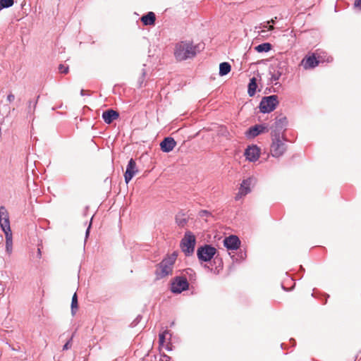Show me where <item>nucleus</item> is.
<instances>
[{"mask_svg": "<svg viewBox=\"0 0 361 361\" xmlns=\"http://www.w3.org/2000/svg\"><path fill=\"white\" fill-rule=\"evenodd\" d=\"M159 361H171V357L166 355H163Z\"/></svg>", "mask_w": 361, "mask_h": 361, "instance_id": "30", "label": "nucleus"}, {"mask_svg": "<svg viewBox=\"0 0 361 361\" xmlns=\"http://www.w3.org/2000/svg\"><path fill=\"white\" fill-rule=\"evenodd\" d=\"M119 116V114L113 109H109L105 111L102 114V118L104 122L110 124L113 121L117 119Z\"/></svg>", "mask_w": 361, "mask_h": 361, "instance_id": "17", "label": "nucleus"}, {"mask_svg": "<svg viewBox=\"0 0 361 361\" xmlns=\"http://www.w3.org/2000/svg\"><path fill=\"white\" fill-rule=\"evenodd\" d=\"M272 48V45L269 42L260 44L255 47L257 52H267Z\"/></svg>", "mask_w": 361, "mask_h": 361, "instance_id": "19", "label": "nucleus"}, {"mask_svg": "<svg viewBox=\"0 0 361 361\" xmlns=\"http://www.w3.org/2000/svg\"><path fill=\"white\" fill-rule=\"evenodd\" d=\"M38 254H39V256L41 255V251H40V249H38Z\"/></svg>", "mask_w": 361, "mask_h": 361, "instance_id": "33", "label": "nucleus"}, {"mask_svg": "<svg viewBox=\"0 0 361 361\" xmlns=\"http://www.w3.org/2000/svg\"><path fill=\"white\" fill-rule=\"evenodd\" d=\"M72 346V342H71V339H70L68 341L66 342V343L63 345V350H68L71 348Z\"/></svg>", "mask_w": 361, "mask_h": 361, "instance_id": "27", "label": "nucleus"}, {"mask_svg": "<svg viewBox=\"0 0 361 361\" xmlns=\"http://www.w3.org/2000/svg\"><path fill=\"white\" fill-rule=\"evenodd\" d=\"M196 55L195 47L190 42H180L176 44L174 56L178 61H184Z\"/></svg>", "mask_w": 361, "mask_h": 361, "instance_id": "3", "label": "nucleus"}, {"mask_svg": "<svg viewBox=\"0 0 361 361\" xmlns=\"http://www.w3.org/2000/svg\"><path fill=\"white\" fill-rule=\"evenodd\" d=\"M286 118L283 117L277 119L274 126L271 127V143L269 152L271 155L276 158L282 157L287 150L286 139L283 133L284 125L286 124Z\"/></svg>", "mask_w": 361, "mask_h": 361, "instance_id": "1", "label": "nucleus"}, {"mask_svg": "<svg viewBox=\"0 0 361 361\" xmlns=\"http://www.w3.org/2000/svg\"><path fill=\"white\" fill-rule=\"evenodd\" d=\"M216 250L211 245H204L197 249V257L200 260L208 262L216 254Z\"/></svg>", "mask_w": 361, "mask_h": 361, "instance_id": "8", "label": "nucleus"}, {"mask_svg": "<svg viewBox=\"0 0 361 361\" xmlns=\"http://www.w3.org/2000/svg\"><path fill=\"white\" fill-rule=\"evenodd\" d=\"M281 74H282V73H281V71H274V72L271 74V80H273V81H276V80H278L280 78V77H281Z\"/></svg>", "mask_w": 361, "mask_h": 361, "instance_id": "25", "label": "nucleus"}, {"mask_svg": "<svg viewBox=\"0 0 361 361\" xmlns=\"http://www.w3.org/2000/svg\"><path fill=\"white\" fill-rule=\"evenodd\" d=\"M319 61L317 59L314 54L310 56H306L300 62V66L305 70L312 69L317 66Z\"/></svg>", "mask_w": 361, "mask_h": 361, "instance_id": "9", "label": "nucleus"}, {"mask_svg": "<svg viewBox=\"0 0 361 361\" xmlns=\"http://www.w3.org/2000/svg\"><path fill=\"white\" fill-rule=\"evenodd\" d=\"M177 255L173 253L171 255L164 259L158 265L156 269V276L157 279H162L173 272V264L176 260Z\"/></svg>", "mask_w": 361, "mask_h": 361, "instance_id": "4", "label": "nucleus"}, {"mask_svg": "<svg viewBox=\"0 0 361 361\" xmlns=\"http://www.w3.org/2000/svg\"><path fill=\"white\" fill-rule=\"evenodd\" d=\"M71 308H72V310L73 311V310L75 308L77 309L78 308V298H77V294L75 293L73 295V298H72V301H71Z\"/></svg>", "mask_w": 361, "mask_h": 361, "instance_id": "24", "label": "nucleus"}, {"mask_svg": "<svg viewBox=\"0 0 361 361\" xmlns=\"http://www.w3.org/2000/svg\"><path fill=\"white\" fill-rule=\"evenodd\" d=\"M176 145V142L173 137H166L160 143L161 149L164 152H169L173 149Z\"/></svg>", "mask_w": 361, "mask_h": 361, "instance_id": "16", "label": "nucleus"}, {"mask_svg": "<svg viewBox=\"0 0 361 361\" xmlns=\"http://www.w3.org/2000/svg\"><path fill=\"white\" fill-rule=\"evenodd\" d=\"M169 331L164 330L162 333L159 334V343L160 348H164L166 350H171V344L169 342H166L170 340Z\"/></svg>", "mask_w": 361, "mask_h": 361, "instance_id": "14", "label": "nucleus"}, {"mask_svg": "<svg viewBox=\"0 0 361 361\" xmlns=\"http://www.w3.org/2000/svg\"><path fill=\"white\" fill-rule=\"evenodd\" d=\"M176 223L180 227H184L187 224V219L184 215L178 216L176 217Z\"/></svg>", "mask_w": 361, "mask_h": 361, "instance_id": "23", "label": "nucleus"}, {"mask_svg": "<svg viewBox=\"0 0 361 361\" xmlns=\"http://www.w3.org/2000/svg\"><path fill=\"white\" fill-rule=\"evenodd\" d=\"M264 27H267L269 30H273L274 29V27L273 25H269V27H267V25H264Z\"/></svg>", "mask_w": 361, "mask_h": 361, "instance_id": "31", "label": "nucleus"}, {"mask_svg": "<svg viewBox=\"0 0 361 361\" xmlns=\"http://www.w3.org/2000/svg\"><path fill=\"white\" fill-rule=\"evenodd\" d=\"M267 132H268V128L266 126L255 125L254 126L250 127L245 133V135L249 137L254 138L259 135V134Z\"/></svg>", "mask_w": 361, "mask_h": 361, "instance_id": "12", "label": "nucleus"}, {"mask_svg": "<svg viewBox=\"0 0 361 361\" xmlns=\"http://www.w3.org/2000/svg\"><path fill=\"white\" fill-rule=\"evenodd\" d=\"M274 23V19H271L270 21H268L267 23Z\"/></svg>", "mask_w": 361, "mask_h": 361, "instance_id": "32", "label": "nucleus"}, {"mask_svg": "<svg viewBox=\"0 0 361 361\" xmlns=\"http://www.w3.org/2000/svg\"><path fill=\"white\" fill-rule=\"evenodd\" d=\"M13 4L14 0H0V11L3 8L12 6Z\"/></svg>", "mask_w": 361, "mask_h": 361, "instance_id": "22", "label": "nucleus"}, {"mask_svg": "<svg viewBox=\"0 0 361 361\" xmlns=\"http://www.w3.org/2000/svg\"><path fill=\"white\" fill-rule=\"evenodd\" d=\"M59 71L61 73L67 74L69 71V68H68V66H65L63 64H60L59 66Z\"/></svg>", "mask_w": 361, "mask_h": 361, "instance_id": "26", "label": "nucleus"}, {"mask_svg": "<svg viewBox=\"0 0 361 361\" xmlns=\"http://www.w3.org/2000/svg\"><path fill=\"white\" fill-rule=\"evenodd\" d=\"M156 20V16L153 12H148L146 15L142 16L141 21L145 25H153Z\"/></svg>", "mask_w": 361, "mask_h": 361, "instance_id": "18", "label": "nucleus"}, {"mask_svg": "<svg viewBox=\"0 0 361 361\" xmlns=\"http://www.w3.org/2000/svg\"><path fill=\"white\" fill-rule=\"evenodd\" d=\"M224 245L228 250H235L240 247V241L236 235H230L224 240Z\"/></svg>", "mask_w": 361, "mask_h": 361, "instance_id": "13", "label": "nucleus"}, {"mask_svg": "<svg viewBox=\"0 0 361 361\" xmlns=\"http://www.w3.org/2000/svg\"><path fill=\"white\" fill-rule=\"evenodd\" d=\"M86 233H87V235L89 233V228L87 230Z\"/></svg>", "mask_w": 361, "mask_h": 361, "instance_id": "34", "label": "nucleus"}, {"mask_svg": "<svg viewBox=\"0 0 361 361\" xmlns=\"http://www.w3.org/2000/svg\"><path fill=\"white\" fill-rule=\"evenodd\" d=\"M279 104L278 97L276 95H271L264 97L260 104L259 109L262 113H269L273 111Z\"/></svg>", "mask_w": 361, "mask_h": 361, "instance_id": "6", "label": "nucleus"}, {"mask_svg": "<svg viewBox=\"0 0 361 361\" xmlns=\"http://www.w3.org/2000/svg\"><path fill=\"white\" fill-rule=\"evenodd\" d=\"M231 65L227 62H223L219 66V75L223 76L228 74L231 71Z\"/></svg>", "mask_w": 361, "mask_h": 361, "instance_id": "20", "label": "nucleus"}, {"mask_svg": "<svg viewBox=\"0 0 361 361\" xmlns=\"http://www.w3.org/2000/svg\"><path fill=\"white\" fill-rule=\"evenodd\" d=\"M0 226L6 235V250L10 253L12 250V234L8 212L4 206L0 207Z\"/></svg>", "mask_w": 361, "mask_h": 361, "instance_id": "2", "label": "nucleus"}, {"mask_svg": "<svg viewBox=\"0 0 361 361\" xmlns=\"http://www.w3.org/2000/svg\"><path fill=\"white\" fill-rule=\"evenodd\" d=\"M137 172L138 170L136 168V163L135 160L133 159H130L124 173L126 183L128 184Z\"/></svg>", "mask_w": 361, "mask_h": 361, "instance_id": "10", "label": "nucleus"}, {"mask_svg": "<svg viewBox=\"0 0 361 361\" xmlns=\"http://www.w3.org/2000/svg\"><path fill=\"white\" fill-rule=\"evenodd\" d=\"M252 182V178H248L246 180H244L240 185V188L239 189L238 192L236 194L235 200H238L240 199L242 197L246 195L247 193H249L250 190V185Z\"/></svg>", "mask_w": 361, "mask_h": 361, "instance_id": "15", "label": "nucleus"}, {"mask_svg": "<svg viewBox=\"0 0 361 361\" xmlns=\"http://www.w3.org/2000/svg\"><path fill=\"white\" fill-rule=\"evenodd\" d=\"M259 155L260 149L256 145L248 147L245 152L246 159L250 161H257L259 159Z\"/></svg>", "mask_w": 361, "mask_h": 361, "instance_id": "11", "label": "nucleus"}, {"mask_svg": "<svg viewBox=\"0 0 361 361\" xmlns=\"http://www.w3.org/2000/svg\"><path fill=\"white\" fill-rule=\"evenodd\" d=\"M196 243L195 236L190 231L185 232L180 242V247L185 255H192L195 250Z\"/></svg>", "mask_w": 361, "mask_h": 361, "instance_id": "5", "label": "nucleus"}, {"mask_svg": "<svg viewBox=\"0 0 361 361\" xmlns=\"http://www.w3.org/2000/svg\"><path fill=\"white\" fill-rule=\"evenodd\" d=\"M189 283L184 276H176L171 283V290L174 293H180L188 289Z\"/></svg>", "mask_w": 361, "mask_h": 361, "instance_id": "7", "label": "nucleus"}, {"mask_svg": "<svg viewBox=\"0 0 361 361\" xmlns=\"http://www.w3.org/2000/svg\"><path fill=\"white\" fill-rule=\"evenodd\" d=\"M257 87L256 78H251L248 85V94L250 96H253L255 94Z\"/></svg>", "mask_w": 361, "mask_h": 361, "instance_id": "21", "label": "nucleus"}, {"mask_svg": "<svg viewBox=\"0 0 361 361\" xmlns=\"http://www.w3.org/2000/svg\"><path fill=\"white\" fill-rule=\"evenodd\" d=\"M15 99V95L13 94V93H10L8 96H7V101L8 102H12L13 101H14Z\"/></svg>", "mask_w": 361, "mask_h": 361, "instance_id": "28", "label": "nucleus"}, {"mask_svg": "<svg viewBox=\"0 0 361 361\" xmlns=\"http://www.w3.org/2000/svg\"><path fill=\"white\" fill-rule=\"evenodd\" d=\"M354 6L357 9H361V0H355Z\"/></svg>", "mask_w": 361, "mask_h": 361, "instance_id": "29", "label": "nucleus"}]
</instances>
